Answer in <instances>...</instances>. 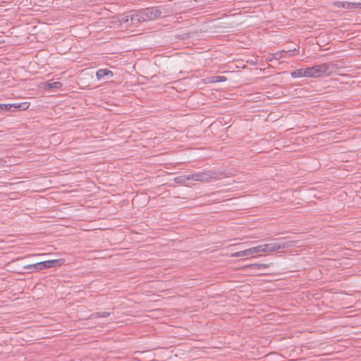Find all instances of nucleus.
<instances>
[{
    "label": "nucleus",
    "instance_id": "obj_2",
    "mask_svg": "<svg viewBox=\"0 0 361 361\" xmlns=\"http://www.w3.org/2000/svg\"><path fill=\"white\" fill-rule=\"evenodd\" d=\"M197 181L202 183H208L212 180H216L222 178L223 173L221 172L212 171V170H204L200 172L195 173Z\"/></svg>",
    "mask_w": 361,
    "mask_h": 361
},
{
    "label": "nucleus",
    "instance_id": "obj_9",
    "mask_svg": "<svg viewBox=\"0 0 361 361\" xmlns=\"http://www.w3.org/2000/svg\"><path fill=\"white\" fill-rule=\"evenodd\" d=\"M114 75L113 72L109 69H99L96 72V76L98 80H101L104 76L112 77Z\"/></svg>",
    "mask_w": 361,
    "mask_h": 361
},
{
    "label": "nucleus",
    "instance_id": "obj_10",
    "mask_svg": "<svg viewBox=\"0 0 361 361\" xmlns=\"http://www.w3.org/2000/svg\"><path fill=\"white\" fill-rule=\"evenodd\" d=\"M176 182L178 183L179 181H197L196 180V175L195 173L190 174V175H184L178 178H176L175 179Z\"/></svg>",
    "mask_w": 361,
    "mask_h": 361
},
{
    "label": "nucleus",
    "instance_id": "obj_11",
    "mask_svg": "<svg viewBox=\"0 0 361 361\" xmlns=\"http://www.w3.org/2000/svg\"><path fill=\"white\" fill-rule=\"evenodd\" d=\"M307 68H299V69L292 71L290 73V75L292 78L307 77Z\"/></svg>",
    "mask_w": 361,
    "mask_h": 361
},
{
    "label": "nucleus",
    "instance_id": "obj_13",
    "mask_svg": "<svg viewBox=\"0 0 361 361\" xmlns=\"http://www.w3.org/2000/svg\"><path fill=\"white\" fill-rule=\"evenodd\" d=\"M111 314L109 312H94L92 313L90 315V318L92 319H97V318H101V317H107Z\"/></svg>",
    "mask_w": 361,
    "mask_h": 361
},
{
    "label": "nucleus",
    "instance_id": "obj_15",
    "mask_svg": "<svg viewBox=\"0 0 361 361\" xmlns=\"http://www.w3.org/2000/svg\"><path fill=\"white\" fill-rule=\"evenodd\" d=\"M247 255H252L250 248L247 250H245L235 252V253L232 254L231 256L235 257H245V256H247Z\"/></svg>",
    "mask_w": 361,
    "mask_h": 361
},
{
    "label": "nucleus",
    "instance_id": "obj_5",
    "mask_svg": "<svg viewBox=\"0 0 361 361\" xmlns=\"http://www.w3.org/2000/svg\"><path fill=\"white\" fill-rule=\"evenodd\" d=\"M269 267V265L268 264L256 263L246 265L243 267V269L249 270V272L251 274L259 275V274L257 273V271L260 270L262 269H267Z\"/></svg>",
    "mask_w": 361,
    "mask_h": 361
},
{
    "label": "nucleus",
    "instance_id": "obj_6",
    "mask_svg": "<svg viewBox=\"0 0 361 361\" xmlns=\"http://www.w3.org/2000/svg\"><path fill=\"white\" fill-rule=\"evenodd\" d=\"M131 20L133 22H144L150 20L145 9L140 10L131 16Z\"/></svg>",
    "mask_w": 361,
    "mask_h": 361
},
{
    "label": "nucleus",
    "instance_id": "obj_16",
    "mask_svg": "<svg viewBox=\"0 0 361 361\" xmlns=\"http://www.w3.org/2000/svg\"><path fill=\"white\" fill-rule=\"evenodd\" d=\"M285 50H281L278 52L271 54V57L269 59V61H272L273 59L279 60L283 57H284Z\"/></svg>",
    "mask_w": 361,
    "mask_h": 361
},
{
    "label": "nucleus",
    "instance_id": "obj_19",
    "mask_svg": "<svg viewBox=\"0 0 361 361\" xmlns=\"http://www.w3.org/2000/svg\"><path fill=\"white\" fill-rule=\"evenodd\" d=\"M250 251H251V255H253V254H256V253H259V252H262V245H258V246H256V247H251L250 248Z\"/></svg>",
    "mask_w": 361,
    "mask_h": 361
},
{
    "label": "nucleus",
    "instance_id": "obj_8",
    "mask_svg": "<svg viewBox=\"0 0 361 361\" xmlns=\"http://www.w3.org/2000/svg\"><path fill=\"white\" fill-rule=\"evenodd\" d=\"M227 80L225 76L216 75L207 77L203 79L204 83H216L219 82H224Z\"/></svg>",
    "mask_w": 361,
    "mask_h": 361
},
{
    "label": "nucleus",
    "instance_id": "obj_21",
    "mask_svg": "<svg viewBox=\"0 0 361 361\" xmlns=\"http://www.w3.org/2000/svg\"><path fill=\"white\" fill-rule=\"evenodd\" d=\"M25 269H28L30 271H34L35 270H38V267L37 266V263H36V264L27 265V266L25 267Z\"/></svg>",
    "mask_w": 361,
    "mask_h": 361
},
{
    "label": "nucleus",
    "instance_id": "obj_14",
    "mask_svg": "<svg viewBox=\"0 0 361 361\" xmlns=\"http://www.w3.org/2000/svg\"><path fill=\"white\" fill-rule=\"evenodd\" d=\"M61 86L62 84L60 82H47L45 85V87L49 89H60Z\"/></svg>",
    "mask_w": 361,
    "mask_h": 361
},
{
    "label": "nucleus",
    "instance_id": "obj_18",
    "mask_svg": "<svg viewBox=\"0 0 361 361\" xmlns=\"http://www.w3.org/2000/svg\"><path fill=\"white\" fill-rule=\"evenodd\" d=\"M14 105L13 104H0V111H9Z\"/></svg>",
    "mask_w": 361,
    "mask_h": 361
},
{
    "label": "nucleus",
    "instance_id": "obj_7",
    "mask_svg": "<svg viewBox=\"0 0 361 361\" xmlns=\"http://www.w3.org/2000/svg\"><path fill=\"white\" fill-rule=\"evenodd\" d=\"M145 12L147 13L150 20L155 19L161 14V11L155 7L145 8Z\"/></svg>",
    "mask_w": 361,
    "mask_h": 361
},
{
    "label": "nucleus",
    "instance_id": "obj_17",
    "mask_svg": "<svg viewBox=\"0 0 361 361\" xmlns=\"http://www.w3.org/2000/svg\"><path fill=\"white\" fill-rule=\"evenodd\" d=\"M14 104H15L13 106L14 108L21 109L23 110H25V109H28V107L30 106V103H28V102H23V103Z\"/></svg>",
    "mask_w": 361,
    "mask_h": 361
},
{
    "label": "nucleus",
    "instance_id": "obj_22",
    "mask_svg": "<svg viewBox=\"0 0 361 361\" xmlns=\"http://www.w3.org/2000/svg\"><path fill=\"white\" fill-rule=\"evenodd\" d=\"M344 4V2H341V1H336L334 2V5L338 8H341L342 7V5Z\"/></svg>",
    "mask_w": 361,
    "mask_h": 361
},
{
    "label": "nucleus",
    "instance_id": "obj_4",
    "mask_svg": "<svg viewBox=\"0 0 361 361\" xmlns=\"http://www.w3.org/2000/svg\"><path fill=\"white\" fill-rule=\"evenodd\" d=\"M63 259H54V260H48L44 262H41L37 263V266L38 267V270H43L45 269H49L54 267H58L62 264Z\"/></svg>",
    "mask_w": 361,
    "mask_h": 361
},
{
    "label": "nucleus",
    "instance_id": "obj_3",
    "mask_svg": "<svg viewBox=\"0 0 361 361\" xmlns=\"http://www.w3.org/2000/svg\"><path fill=\"white\" fill-rule=\"evenodd\" d=\"M288 247L286 243H271L262 245L263 252H271Z\"/></svg>",
    "mask_w": 361,
    "mask_h": 361
},
{
    "label": "nucleus",
    "instance_id": "obj_20",
    "mask_svg": "<svg viewBox=\"0 0 361 361\" xmlns=\"http://www.w3.org/2000/svg\"><path fill=\"white\" fill-rule=\"evenodd\" d=\"M288 54V56H296L298 54H299V50L298 49H290L288 51H285V53L284 54Z\"/></svg>",
    "mask_w": 361,
    "mask_h": 361
},
{
    "label": "nucleus",
    "instance_id": "obj_1",
    "mask_svg": "<svg viewBox=\"0 0 361 361\" xmlns=\"http://www.w3.org/2000/svg\"><path fill=\"white\" fill-rule=\"evenodd\" d=\"M338 65L334 62L324 63L307 68L308 78H319L323 75H329L338 68Z\"/></svg>",
    "mask_w": 361,
    "mask_h": 361
},
{
    "label": "nucleus",
    "instance_id": "obj_12",
    "mask_svg": "<svg viewBox=\"0 0 361 361\" xmlns=\"http://www.w3.org/2000/svg\"><path fill=\"white\" fill-rule=\"evenodd\" d=\"M342 7L347 9L361 8V3L344 2Z\"/></svg>",
    "mask_w": 361,
    "mask_h": 361
}]
</instances>
